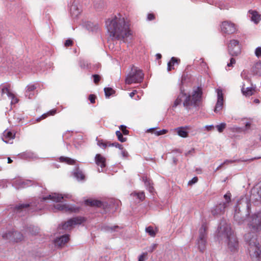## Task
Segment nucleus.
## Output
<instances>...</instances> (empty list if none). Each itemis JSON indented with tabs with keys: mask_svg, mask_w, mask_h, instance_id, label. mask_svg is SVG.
I'll return each instance as SVG.
<instances>
[{
	"mask_svg": "<svg viewBox=\"0 0 261 261\" xmlns=\"http://www.w3.org/2000/svg\"><path fill=\"white\" fill-rule=\"evenodd\" d=\"M87 28L89 30H90L91 31H96L99 28L98 25L93 24L92 23H91V22L88 23V24L87 25Z\"/></svg>",
	"mask_w": 261,
	"mask_h": 261,
	"instance_id": "ea45409f",
	"label": "nucleus"
},
{
	"mask_svg": "<svg viewBox=\"0 0 261 261\" xmlns=\"http://www.w3.org/2000/svg\"><path fill=\"white\" fill-rule=\"evenodd\" d=\"M71 197V196L69 194H64L63 195L59 193H54L49 194L48 196L44 197L42 198L43 200H51L53 201L58 202L61 201L62 199L65 198L69 199Z\"/></svg>",
	"mask_w": 261,
	"mask_h": 261,
	"instance_id": "9d476101",
	"label": "nucleus"
},
{
	"mask_svg": "<svg viewBox=\"0 0 261 261\" xmlns=\"http://www.w3.org/2000/svg\"><path fill=\"white\" fill-rule=\"evenodd\" d=\"M36 89L34 85H29L27 87L26 91L25 92V96L29 98H31L32 96L34 95V91Z\"/></svg>",
	"mask_w": 261,
	"mask_h": 261,
	"instance_id": "4be33fe9",
	"label": "nucleus"
},
{
	"mask_svg": "<svg viewBox=\"0 0 261 261\" xmlns=\"http://www.w3.org/2000/svg\"><path fill=\"white\" fill-rule=\"evenodd\" d=\"M95 98L96 96L94 94H90L89 96V100L90 101L91 103H94L95 102Z\"/></svg>",
	"mask_w": 261,
	"mask_h": 261,
	"instance_id": "5fc2aeb1",
	"label": "nucleus"
},
{
	"mask_svg": "<svg viewBox=\"0 0 261 261\" xmlns=\"http://www.w3.org/2000/svg\"><path fill=\"white\" fill-rule=\"evenodd\" d=\"M69 237L68 234H65L56 238L55 240V245L60 247H62L68 241Z\"/></svg>",
	"mask_w": 261,
	"mask_h": 261,
	"instance_id": "2eb2a0df",
	"label": "nucleus"
},
{
	"mask_svg": "<svg viewBox=\"0 0 261 261\" xmlns=\"http://www.w3.org/2000/svg\"><path fill=\"white\" fill-rule=\"evenodd\" d=\"M13 230L7 231L6 232H4L2 235V237L4 239L12 241H13Z\"/></svg>",
	"mask_w": 261,
	"mask_h": 261,
	"instance_id": "cd10ccee",
	"label": "nucleus"
},
{
	"mask_svg": "<svg viewBox=\"0 0 261 261\" xmlns=\"http://www.w3.org/2000/svg\"><path fill=\"white\" fill-rule=\"evenodd\" d=\"M234 219L239 224H242L244 222V218L241 216L240 207H237L234 215Z\"/></svg>",
	"mask_w": 261,
	"mask_h": 261,
	"instance_id": "aec40b11",
	"label": "nucleus"
},
{
	"mask_svg": "<svg viewBox=\"0 0 261 261\" xmlns=\"http://www.w3.org/2000/svg\"><path fill=\"white\" fill-rule=\"evenodd\" d=\"M24 237L20 232L13 230V241L18 242L22 241Z\"/></svg>",
	"mask_w": 261,
	"mask_h": 261,
	"instance_id": "a878e982",
	"label": "nucleus"
},
{
	"mask_svg": "<svg viewBox=\"0 0 261 261\" xmlns=\"http://www.w3.org/2000/svg\"><path fill=\"white\" fill-rule=\"evenodd\" d=\"M229 54L231 56H237L241 53L239 42L237 40H231L228 45Z\"/></svg>",
	"mask_w": 261,
	"mask_h": 261,
	"instance_id": "1a4fd4ad",
	"label": "nucleus"
},
{
	"mask_svg": "<svg viewBox=\"0 0 261 261\" xmlns=\"http://www.w3.org/2000/svg\"><path fill=\"white\" fill-rule=\"evenodd\" d=\"M70 13L71 16L73 18L77 17L80 14V10L79 8L77 3L75 1L70 6Z\"/></svg>",
	"mask_w": 261,
	"mask_h": 261,
	"instance_id": "4468645a",
	"label": "nucleus"
},
{
	"mask_svg": "<svg viewBox=\"0 0 261 261\" xmlns=\"http://www.w3.org/2000/svg\"><path fill=\"white\" fill-rule=\"evenodd\" d=\"M8 97L11 99V103H16L18 102V99L15 97L14 94L8 93Z\"/></svg>",
	"mask_w": 261,
	"mask_h": 261,
	"instance_id": "a19ab883",
	"label": "nucleus"
},
{
	"mask_svg": "<svg viewBox=\"0 0 261 261\" xmlns=\"http://www.w3.org/2000/svg\"><path fill=\"white\" fill-rule=\"evenodd\" d=\"M231 193L229 192H228L226 194L224 195V198L225 199V201L223 203H221V204H225L226 203V207H227L228 203L231 201Z\"/></svg>",
	"mask_w": 261,
	"mask_h": 261,
	"instance_id": "2f4dec72",
	"label": "nucleus"
},
{
	"mask_svg": "<svg viewBox=\"0 0 261 261\" xmlns=\"http://www.w3.org/2000/svg\"><path fill=\"white\" fill-rule=\"evenodd\" d=\"M255 88H256L255 85H254V86L252 85V87H247V88H245V85H243V86L242 87L241 91L244 95H245L246 96H250L254 94Z\"/></svg>",
	"mask_w": 261,
	"mask_h": 261,
	"instance_id": "dca6fc26",
	"label": "nucleus"
},
{
	"mask_svg": "<svg viewBox=\"0 0 261 261\" xmlns=\"http://www.w3.org/2000/svg\"><path fill=\"white\" fill-rule=\"evenodd\" d=\"M119 228V226H117V225H115V226H114L113 227H110V226H106L104 229L106 230H107V231H110V232H113V231H114L116 230V229L117 228Z\"/></svg>",
	"mask_w": 261,
	"mask_h": 261,
	"instance_id": "a18cd8bd",
	"label": "nucleus"
},
{
	"mask_svg": "<svg viewBox=\"0 0 261 261\" xmlns=\"http://www.w3.org/2000/svg\"><path fill=\"white\" fill-rule=\"evenodd\" d=\"M108 146H114L116 148H119V149H123L122 145H121L117 142H115V143H109Z\"/></svg>",
	"mask_w": 261,
	"mask_h": 261,
	"instance_id": "37998d69",
	"label": "nucleus"
},
{
	"mask_svg": "<svg viewBox=\"0 0 261 261\" xmlns=\"http://www.w3.org/2000/svg\"><path fill=\"white\" fill-rule=\"evenodd\" d=\"M15 134L12 133L10 131L6 130L3 133L2 140L6 143H8L10 140L13 139L15 138Z\"/></svg>",
	"mask_w": 261,
	"mask_h": 261,
	"instance_id": "f3484780",
	"label": "nucleus"
},
{
	"mask_svg": "<svg viewBox=\"0 0 261 261\" xmlns=\"http://www.w3.org/2000/svg\"><path fill=\"white\" fill-rule=\"evenodd\" d=\"M235 63H236V60L234 58H231L230 60V63L227 64V66L228 67L232 66Z\"/></svg>",
	"mask_w": 261,
	"mask_h": 261,
	"instance_id": "bf43d9fd",
	"label": "nucleus"
},
{
	"mask_svg": "<svg viewBox=\"0 0 261 261\" xmlns=\"http://www.w3.org/2000/svg\"><path fill=\"white\" fill-rule=\"evenodd\" d=\"M95 163L101 168L106 166V159L100 154H97L95 158Z\"/></svg>",
	"mask_w": 261,
	"mask_h": 261,
	"instance_id": "a211bd4d",
	"label": "nucleus"
},
{
	"mask_svg": "<svg viewBox=\"0 0 261 261\" xmlns=\"http://www.w3.org/2000/svg\"><path fill=\"white\" fill-rule=\"evenodd\" d=\"M148 131L149 132H151L152 134H154L155 135H156L157 136H159L161 135L160 134H160V130H159V131L156 130L155 129V128H150V129H148Z\"/></svg>",
	"mask_w": 261,
	"mask_h": 261,
	"instance_id": "603ef678",
	"label": "nucleus"
},
{
	"mask_svg": "<svg viewBox=\"0 0 261 261\" xmlns=\"http://www.w3.org/2000/svg\"><path fill=\"white\" fill-rule=\"evenodd\" d=\"M198 181V178L197 177H194L191 180L189 181L188 185L189 186H192L193 184L196 183Z\"/></svg>",
	"mask_w": 261,
	"mask_h": 261,
	"instance_id": "3c124183",
	"label": "nucleus"
},
{
	"mask_svg": "<svg viewBox=\"0 0 261 261\" xmlns=\"http://www.w3.org/2000/svg\"><path fill=\"white\" fill-rule=\"evenodd\" d=\"M217 101L214 109L215 113L219 112L223 108V94L221 89H217Z\"/></svg>",
	"mask_w": 261,
	"mask_h": 261,
	"instance_id": "9b49d317",
	"label": "nucleus"
},
{
	"mask_svg": "<svg viewBox=\"0 0 261 261\" xmlns=\"http://www.w3.org/2000/svg\"><path fill=\"white\" fill-rule=\"evenodd\" d=\"M225 208H226V203H225V204L220 203L219 205L215 206L212 210V214L215 217L220 215L224 213Z\"/></svg>",
	"mask_w": 261,
	"mask_h": 261,
	"instance_id": "ddd939ff",
	"label": "nucleus"
},
{
	"mask_svg": "<svg viewBox=\"0 0 261 261\" xmlns=\"http://www.w3.org/2000/svg\"><path fill=\"white\" fill-rule=\"evenodd\" d=\"M30 205L29 204H19L15 206V210L17 211H21L23 210H25L28 207H29Z\"/></svg>",
	"mask_w": 261,
	"mask_h": 261,
	"instance_id": "72a5a7b5",
	"label": "nucleus"
},
{
	"mask_svg": "<svg viewBox=\"0 0 261 261\" xmlns=\"http://www.w3.org/2000/svg\"><path fill=\"white\" fill-rule=\"evenodd\" d=\"M143 78L144 73L142 70L137 67L133 66L125 78V83L128 85L133 83H140L142 82Z\"/></svg>",
	"mask_w": 261,
	"mask_h": 261,
	"instance_id": "39448f33",
	"label": "nucleus"
},
{
	"mask_svg": "<svg viewBox=\"0 0 261 261\" xmlns=\"http://www.w3.org/2000/svg\"><path fill=\"white\" fill-rule=\"evenodd\" d=\"M29 231L31 232V233L33 235H35L36 234L37 232H38V228L37 227H33L32 228V227H30L29 228Z\"/></svg>",
	"mask_w": 261,
	"mask_h": 261,
	"instance_id": "8fccbe9b",
	"label": "nucleus"
},
{
	"mask_svg": "<svg viewBox=\"0 0 261 261\" xmlns=\"http://www.w3.org/2000/svg\"><path fill=\"white\" fill-rule=\"evenodd\" d=\"M187 127H179L175 128V131L178 136L182 138H187L188 137V132L187 131Z\"/></svg>",
	"mask_w": 261,
	"mask_h": 261,
	"instance_id": "412c9836",
	"label": "nucleus"
},
{
	"mask_svg": "<svg viewBox=\"0 0 261 261\" xmlns=\"http://www.w3.org/2000/svg\"><path fill=\"white\" fill-rule=\"evenodd\" d=\"M206 227L204 224H203L199 229V238H206Z\"/></svg>",
	"mask_w": 261,
	"mask_h": 261,
	"instance_id": "7c9ffc66",
	"label": "nucleus"
},
{
	"mask_svg": "<svg viewBox=\"0 0 261 261\" xmlns=\"http://www.w3.org/2000/svg\"><path fill=\"white\" fill-rule=\"evenodd\" d=\"M106 24L112 39L125 41V39L132 35L129 21L120 14L108 19Z\"/></svg>",
	"mask_w": 261,
	"mask_h": 261,
	"instance_id": "f03ea898",
	"label": "nucleus"
},
{
	"mask_svg": "<svg viewBox=\"0 0 261 261\" xmlns=\"http://www.w3.org/2000/svg\"><path fill=\"white\" fill-rule=\"evenodd\" d=\"M98 145L100 146H102L104 148H106L107 146H108V145L107 143L103 142L102 141H98Z\"/></svg>",
	"mask_w": 261,
	"mask_h": 261,
	"instance_id": "0e129e2a",
	"label": "nucleus"
},
{
	"mask_svg": "<svg viewBox=\"0 0 261 261\" xmlns=\"http://www.w3.org/2000/svg\"><path fill=\"white\" fill-rule=\"evenodd\" d=\"M10 87V84H2L0 85V93L1 96H3L5 93H7L8 96V93H11L9 91V88Z\"/></svg>",
	"mask_w": 261,
	"mask_h": 261,
	"instance_id": "393cba45",
	"label": "nucleus"
},
{
	"mask_svg": "<svg viewBox=\"0 0 261 261\" xmlns=\"http://www.w3.org/2000/svg\"><path fill=\"white\" fill-rule=\"evenodd\" d=\"M132 195L134 196H137L138 198L140 200L142 201L145 199V194L143 192H134L132 194Z\"/></svg>",
	"mask_w": 261,
	"mask_h": 261,
	"instance_id": "58836bf2",
	"label": "nucleus"
},
{
	"mask_svg": "<svg viewBox=\"0 0 261 261\" xmlns=\"http://www.w3.org/2000/svg\"><path fill=\"white\" fill-rule=\"evenodd\" d=\"M194 150H194V148L191 149V150H190L189 151H188V152L185 153V155L186 156H188V155H189L191 154H193V153L194 152Z\"/></svg>",
	"mask_w": 261,
	"mask_h": 261,
	"instance_id": "338daca9",
	"label": "nucleus"
},
{
	"mask_svg": "<svg viewBox=\"0 0 261 261\" xmlns=\"http://www.w3.org/2000/svg\"><path fill=\"white\" fill-rule=\"evenodd\" d=\"M249 13L251 15V19L255 23H257L260 20V15L255 11L250 10Z\"/></svg>",
	"mask_w": 261,
	"mask_h": 261,
	"instance_id": "5701e85b",
	"label": "nucleus"
},
{
	"mask_svg": "<svg viewBox=\"0 0 261 261\" xmlns=\"http://www.w3.org/2000/svg\"><path fill=\"white\" fill-rule=\"evenodd\" d=\"M182 101L184 107L188 111L193 108L198 110L202 103V89L199 87H196L193 89L191 94H187L180 89V92L175 100L173 107H176Z\"/></svg>",
	"mask_w": 261,
	"mask_h": 261,
	"instance_id": "7ed1b4c3",
	"label": "nucleus"
},
{
	"mask_svg": "<svg viewBox=\"0 0 261 261\" xmlns=\"http://www.w3.org/2000/svg\"><path fill=\"white\" fill-rule=\"evenodd\" d=\"M180 62V60L175 57H172L171 60L168 63V70L170 71L173 69L175 64H178Z\"/></svg>",
	"mask_w": 261,
	"mask_h": 261,
	"instance_id": "b1692460",
	"label": "nucleus"
},
{
	"mask_svg": "<svg viewBox=\"0 0 261 261\" xmlns=\"http://www.w3.org/2000/svg\"><path fill=\"white\" fill-rule=\"evenodd\" d=\"M142 179H143V181L144 182L145 185L147 188H148V187H149V186L152 185V183L151 182V181L149 180H148L147 179V177H146V176L143 177Z\"/></svg>",
	"mask_w": 261,
	"mask_h": 261,
	"instance_id": "49530a36",
	"label": "nucleus"
},
{
	"mask_svg": "<svg viewBox=\"0 0 261 261\" xmlns=\"http://www.w3.org/2000/svg\"><path fill=\"white\" fill-rule=\"evenodd\" d=\"M85 219L83 217H77L71 218L68 220L66 222L62 224V228L63 229L67 230H70L74 225L81 224Z\"/></svg>",
	"mask_w": 261,
	"mask_h": 261,
	"instance_id": "423d86ee",
	"label": "nucleus"
},
{
	"mask_svg": "<svg viewBox=\"0 0 261 261\" xmlns=\"http://www.w3.org/2000/svg\"><path fill=\"white\" fill-rule=\"evenodd\" d=\"M73 41L70 39L67 40L65 42V46L66 47L72 46Z\"/></svg>",
	"mask_w": 261,
	"mask_h": 261,
	"instance_id": "4d7b16f0",
	"label": "nucleus"
},
{
	"mask_svg": "<svg viewBox=\"0 0 261 261\" xmlns=\"http://www.w3.org/2000/svg\"><path fill=\"white\" fill-rule=\"evenodd\" d=\"M255 55L257 58L261 57V47H257L255 50Z\"/></svg>",
	"mask_w": 261,
	"mask_h": 261,
	"instance_id": "09e8293b",
	"label": "nucleus"
},
{
	"mask_svg": "<svg viewBox=\"0 0 261 261\" xmlns=\"http://www.w3.org/2000/svg\"><path fill=\"white\" fill-rule=\"evenodd\" d=\"M236 30L235 24L230 21H224L221 24V31L223 33L231 34L235 33Z\"/></svg>",
	"mask_w": 261,
	"mask_h": 261,
	"instance_id": "6e6552de",
	"label": "nucleus"
},
{
	"mask_svg": "<svg viewBox=\"0 0 261 261\" xmlns=\"http://www.w3.org/2000/svg\"><path fill=\"white\" fill-rule=\"evenodd\" d=\"M120 150H121V155L123 158H126L128 156V153L126 150L123 148Z\"/></svg>",
	"mask_w": 261,
	"mask_h": 261,
	"instance_id": "6e6d98bb",
	"label": "nucleus"
},
{
	"mask_svg": "<svg viewBox=\"0 0 261 261\" xmlns=\"http://www.w3.org/2000/svg\"><path fill=\"white\" fill-rule=\"evenodd\" d=\"M214 126L213 125H206L205 128L208 130H211L214 128Z\"/></svg>",
	"mask_w": 261,
	"mask_h": 261,
	"instance_id": "774afa93",
	"label": "nucleus"
},
{
	"mask_svg": "<svg viewBox=\"0 0 261 261\" xmlns=\"http://www.w3.org/2000/svg\"><path fill=\"white\" fill-rule=\"evenodd\" d=\"M23 156L25 158H28V159H37L36 155L33 152H26L23 153Z\"/></svg>",
	"mask_w": 261,
	"mask_h": 261,
	"instance_id": "4c0bfd02",
	"label": "nucleus"
},
{
	"mask_svg": "<svg viewBox=\"0 0 261 261\" xmlns=\"http://www.w3.org/2000/svg\"><path fill=\"white\" fill-rule=\"evenodd\" d=\"M198 247L200 251H203L206 246V238H199L198 240Z\"/></svg>",
	"mask_w": 261,
	"mask_h": 261,
	"instance_id": "bb28decb",
	"label": "nucleus"
},
{
	"mask_svg": "<svg viewBox=\"0 0 261 261\" xmlns=\"http://www.w3.org/2000/svg\"><path fill=\"white\" fill-rule=\"evenodd\" d=\"M48 115V113L44 114L41 116H40V117L36 119V121H40V120H41L42 119H44L45 118H46Z\"/></svg>",
	"mask_w": 261,
	"mask_h": 261,
	"instance_id": "052dcab7",
	"label": "nucleus"
},
{
	"mask_svg": "<svg viewBox=\"0 0 261 261\" xmlns=\"http://www.w3.org/2000/svg\"><path fill=\"white\" fill-rule=\"evenodd\" d=\"M249 231L245 234L244 238L248 244V251L253 261H261V246L260 239L257 237L256 232L261 230V212L252 215L248 218Z\"/></svg>",
	"mask_w": 261,
	"mask_h": 261,
	"instance_id": "f257e3e1",
	"label": "nucleus"
},
{
	"mask_svg": "<svg viewBox=\"0 0 261 261\" xmlns=\"http://www.w3.org/2000/svg\"><path fill=\"white\" fill-rule=\"evenodd\" d=\"M92 77H93L94 83L96 84H97L100 81L101 77L100 75L98 74H93L92 75Z\"/></svg>",
	"mask_w": 261,
	"mask_h": 261,
	"instance_id": "de8ad7c7",
	"label": "nucleus"
},
{
	"mask_svg": "<svg viewBox=\"0 0 261 261\" xmlns=\"http://www.w3.org/2000/svg\"><path fill=\"white\" fill-rule=\"evenodd\" d=\"M257 197H255V196L254 195V194H252L251 197V199L254 198L256 201H261V186L259 187V189L257 191Z\"/></svg>",
	"mask_w": 261,
	"mask_h": 261,
	"instance_id": "f704fd0d",
	"label": "nucleus"
},
{
	"mask_svg": "<svg viewBox=\"0 0 261 261\" xmlns=\"http://www.w3.org/2000/svg\"><path fill=\"white\" fill-rule=\"evenodd\" d=\"M243 202H245V204H246V206L247 207V209L248 210V213H249V209H250V204L249 201L247 199H245L244 200H243Z\"/></svg>",
	"mask_w": 261,
	"mask_h": 261,
	"instance_id": "680f3d73",
	"label": "nucleus"
},
{
	"mask_svg": "<svg viewBox=\"0 0 261 261\" xmlns=\"http://www.w3.org/2000/svg\"><path fill=\"white\" fill-rule=\"evenodd\" d=\"M120 129L122 131V134L124 135H127L128 134L129 131L126 129V127L125 125H121L119 126Z\"/></svg>",
	"mask_w": 261,
	"mask_h": 261,
	"instance_id": "c03bdc74",
	"label": "nucleus"
},
{
	"mask_svg": "<svg viewBox=\"0 0 261 261\" xmlns=\"http://www.w3.org/2000/svg\"><path fill=\"white\" fill-rule=\"evenodd\" d=\"M73 175L77 180H83L85 178V175L82 171L77 168L74 171Z\"/></svg>",
	"mask_w": 261,
	"mask_h": 261,
	"instance_id": "c85d7f7f",
	"label": "nucleus"
},
{
	"mask_svg": "<svg viewBox=\"0 0 261 261\" xmlns=\"http://www.w3.org/2000/svg\"><path fill=\"white\" fill-rule=\"evenodd\" d=\"M155 17L153 14L149 13L147 15V19L148 20H152L154 19Z\"/></svg>",
	"mask_w": 261,
	"mask_h": 261,
	"instance_id": "e2e57ef3",
	"label": "nucleus"
},
{
	"mask_svg": "<svg viewBox=\"0 0 261 261\" xmlns=\"http://www.w3.org/2000/svg\"><path fill=\"white\" fill-rule=\"evenodd\" d=\"M116 135L118 140L121 142H124L126 141V138L123 137L122 134L120 130H117L116 132Z\"/></svg>",
	"mask_w": 261,
	"mask_h": 261,
	"instance_id": "c9c22d12",
	"label": "nucleus"
},
{
	"mask_svg": "<svg viewBox=\"0 0 261 261\" xmlns=\"http://www.w3.org/2000/svg\"><path fill=\"white\" fill-rule=\"evenodd\" d=\"M240 160H225L223 163L224 165H228L229 164H232V163H233L234 162H239Z\"/></svg>",
	"mask_w": 261,
	"mask_h": 261,
	"instance_id": "864d4df0",
	"label": "nucleus"
},
{
	"mask_svg": "<svg viewBox=\"0 0 261 261\" xmlns=\"http://www.w3.org/2000/svg\"><path fill=\"white\" fill-rule=\"evenodd\" d=\"M146 253H143V254H142L141 255L139 256L138 261H144L145 258L146 256Z\"/></svg>",
	"mask_w": 261,
	"mask_h": 261,
	"instance_id": "13d9d810",
	"label": "nucleus"
},
{
	"mask_svg": "<svg viewBox=\"0 0 261 261\" xmlns=\"http://www.w3.org/2000/svg\"><path fill=\"white\" fill-rule=\"evenodd\" d=\"M59 161L61 162L66 163L69 165H73L75 163V160L65 156H61L59 158Z\"/></svg>",
	"mask_w": 261,
	"mask_h": 261,
	"instance_id": "c756f323",
	"label": "nucleus"
},
{
	"mask_svg": "<svg viewBox=\"0 0 261 261\" xmlns=\"http://www.w3.org/2000/svg\"><path fill=\"white\" fill-rule=\"evenodd\" d=\"M226 124L225 123H221L219 125H217L216 127L219 132L221 133L223 131L224 128L226 127Z\"/></svg>",
	"mask_w": 261,
	"mask_h": 261,
	"instance_id": "79ce46f5",
	"label": "nucleus"
},
{
	"mask_svg": "<svg viewBox=\"0 0 261 261\" xmlns=\"http://www.w3.org/2000/svg\"><path fill=\"white\" fill-rule=\"evenodd\" d=\"M104 91L107 97H109L114 93V90L111 88H105Z\"/></svg>",
	"mask_w": 261,
	"mask_h": 261,
	"instance_id": "e433bc0d",
	"label": "nucleus"
},
{
	"mask_svg": "<svg viewBox=\"0 0 261 261\" xmlns=\"http://www.w3.org/2000/svg\"><path fill=\"white\" fill-rule=\"evenodd\" d=\"M55 212L57 210L68 213H76L79 211V207L74 205L67 204L58 203L54 206Z\"/></svg>",
	"mask_w": 261,
	"mask_h": 261,
	"instance_id": "0eeeda50",
	"label": "nucleus"
},
{
	"mask_svg": "<svg viewBox=\"0 0 261 261\" xmlns=\"http://www.w3.org/2000/svg\"><path fill=\"white\" fill-rule=\"evenodd\" d=\"M32 181L30 180H22L21 179H17L13 183V186L16 189L26 188L31 185Z\"/></svg>",
	"mask_w": 261,
	"mask_h": 261,
	"instance_id": "f8f14e48",
	"label": "nucleus"
},
{
	"mask_svg": "<svg viewBox=\"0 0 261 261\" xmlns=\"http://www.w3.org/2000/svg\"><path fill=\"white\" fill-rule=\"evenodd\" d=\"M85 203L86 205L92 206L101 207L102 205V202L98 200L87 199Z\"/></svg>",
	"mask_w": 261,
	"mask_h": 261,
	"instance_id": "6ab92c4d",
	"label": "nucleus"
},
{
	"mask_svg": "<svg viewBox=\"0 0 261 261\" xmlns=\"http://www.w3.org/2000/svg\"><path fill=\"white\" fill-rule=\"evenodd\" d=\"M156 244H152L148 250V251L149 252H152L156 248Z\"/></svg>",
	"mask_w": 261,
	"mask_h": 261,
	"instance_id": "69168bd1",
	"label": "nucleus"
},
{
	"mask_svg": "<svg viewBox=\"0 0 261 261\" xmlns=\"http://www.w3.org/2000/svg\"><path fill=\"white\" fill-rule=\"evenodd\" d=\"M218 238L226 239L227 249L231 253H235L239 250V242L236 235L232 231L229 224L225 221H222L217 231Z\"/></svg>",
	"mask_w": 261,
	"mask_h": 261,
	"instance_id": "20e7f679",
	"label": "nucleus"
},
{
	"mask_svg": "<svg viewBox=\"0 0 261 261\" xmlns=\"http://www.w3.org/2000/svg\"><path fill=\"white\" fill-rule=\"evenodd\" d=\"M145 231L148 233L151 237H154L156 235V231L154 230L152 226H148L146 228Z\"/></svg>",
	"mask_w": 261,
	"mask_h": 261,
	"instance_id": "473e14b6",
	"label": "nucleus"
}]
</instances>
